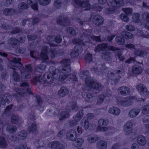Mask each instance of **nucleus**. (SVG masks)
<instances>
[{
  "label": "nucleus",
  "mask_w": 149,
  "mask_h": 149,
  "mask_svg": "<svg viewBox=\"0 0 149 149\" xmlns=\"http://www.w3.org/2000/svg\"><path fill=\"white\" fill-rule=\"evenodd\" d=\"M85 59L88 62H90L92 60V54L88 53L85 56Z\"/></svg>",
  "instance_id": "680f3d73"
},
{
  "label": "nucleus",
  "mask_w": 149,
  "mask_h": 149,
  "mask_svg": "<svg viewBox=\"0 0 149 149\" xmlns=\"http://www.w3.org/2000/svg\"><path fill=\"white\" fill-rule=\"evenodd\" d=\"M56 68L53 66H50L49 68V71L50 73L47 76V83L51 84L53 82L54 80L53 78L55 79H58L59 76L56 74V72L58 71Z\"/></svg>",
  "instance_id": "1a4fd4ad"
},
{
  "label": "nucleus",
  "mask_w": 149,
  "mask_h": 149,
  "mask_svg": "<svg viewBox=\"0 0 149 149\" xmlns=\"http://www.w3.org/2000/svg\"><path fill=\"white\" fill-rule=\"evenodd\" d=\"M42 63H45L47 60V47H44L43 48L40 54Z\"/></svg>",
  "instance_id": "72a5a7b5"
},
{
  "label": "nucleus",
  "mask_w": 149,
  "mask_h": 149,
  "mask_svg": "<svg viewBox=\"0 0 149 149\" xmlns=\"http://www.w3.org/2000/svg\"><path fill=\"white\" fill-rule=\"evenodd\" d=\"M98 122L99 126H97V131L105 132L109 130L110 129L109 127H101V126H106L109 123L107 120L101 118L99 120Z\"/></svg>",
  "instance_id": "9d476101"
},
{
  "label": "nucleus",
  "mask_w": 149,
  "mask_h": 149,
  "mask_svg": "<svg viewBox=\"0 0 149 149\" xmlns=\"http://www.w3.org/2000/svg\"><path fill=\"white\" fill-rule=\"evenodd\" d=\"M116 49L114 51H116V54L117 55V57L119 58L120 60L121 61H123L124 59V57L122 56V53L120 49L115 47Z\"/></svg>",
  "instance_id": "de8ad7c7"
},
{
  "label": "nucleus",
  "mask_w": 149,
  "mask_h": 149,
  "mask_svg": "<svg viewBox=\"0 0 149 149\" xmlns=\"http://www.w3.org/2000/svg\"><path fill=\"white\" fill-rule=\"evenodd\" d=\"M136 88L142 96H147L148 95L149 92L146 86L143 84H139L137 86Z\"/></svg>",
  "instance_id": "ddd939ff"
},
{
  "label": "nucleus",
  "mask_w": 149,
  "mask_h": 149,
  "mask_svg": "<svg viewBox=\"0 0 149 149\" xmlns=\"http://www.w3.org/2000/svg\"><path fill=\"white\" fill-rule=\"evenodd\" d=\"M140 111V109L138 108H135L130 110L128 116L131 118H134L136 116Z\"/></svg>",
  "instance_id": "393cba45"
},
{
  "label": "nucleus",
  "mask_w": 149,
  "mask_h": 149,
  "mask_svg": "<svg viewBox=\"0 0 149 149\" xmlns=\"http://www.w3.org/2000/svg\"><path fill=\"white\" fill-rule=\"evenodd\" d=\"M8 42L14 48H17L19 46V40L15 38H10L8 40Z\"/></svg>",
  "instance_id": "412c9836"
},
{
  "label": "nucleus",
  "mask_w": 149,
  "mask_h": 149,
  "mask_svg": "<svg viewBox=\"0 0 149 149\" xmlns=\"http://www.w3.org/2000/svg\"><path fill=\"white\" fill-rule=\"evenodd\" d=\"M134 98V97H131L130 98H127L126 100L121 99L118 101V103L119 105L123 106H128L130 104L132 100Z\"/></svg>",
  "instance_id": "4be33fe9"
},
{
  "label": "nucleus",
  "mask_w": 149,
  "mask_h": 149,
  "mask_svg": "<svg viewBox=\"0 0 149 149\" xmlns=\"http://www.w3.org/2000/svg\"><path fill=\"white\" fill-rule=\"evenodd\" d=\"M29 85L28 83L23 82L20 85V88H16L15 91L19 96H24L27 94V92L29 94H32L30 89L29 88Z\"/></svg>",
  "instance_id": "0eeeda50"
},
{
  "label": "nucleus",
  "mask_w": 149,
  "mask_h": 149,
  "mask_svg": "<svg viewBox=\"0 0 149 149\" xmlns=\"http://www.w3.org/2000/svg\"><path fill=\"white\" fill-rule=\"evenodd\" d=\"M92 20L93 24L97 26L102 25L104 22L103 19L98 15H95Z\"/></svg>",
  "instance_id": "aec40b11"
},
{
  "label": "nucleus",
  "mask_w": 149,
  "mask_h": 149,
  "mask_svg": "<svg viewBox=\"0 0 149 149\" xmlns=\"http://www.w3.org/2000/svg\"><path fill=\"white\" fill-rule=\"evenodd\" d=\"M105 97V96L103 94L100 95L98 97L96 104L98 105L101 104L103 102Z\"/></svg>",
  "instance_id": "49530a36"
},
{
  "label": "nucleus",
  "mask_w": 149,
  "mask_h": 149,
  "mask_svg": "<svg viewBox=\"0 0 149 149\" xmlns=\"http://www.w3.org/2000/svg\"><path fill=\"white\" fill-rule=\"evenodd\" d=\"M38 0H27V3L30 5L31 8L35 10H38V4L36 3Z\"/></svg>",
  "instance_id": "c756f323"
},
{
  "label": "nucleus",
  "mask_w": 149,
  "mask_h": 149,
  "mask_svg": "<svg viewBox=\"0 0 149 149\" xmlns=\"http://www.w3.org/2000/svg\"><path fill=\"white\" fill-rule=\"evenodd\" d=\"M134 53L136 56L143 57L148 54V52L144 50L135 49L134 51Z\"/></svg>",
  "instance_id": "58836bf2"
},
{
  "label": "nucleus",
  "mask_w": 149,
  "mask_h": 149,
  "mask_svg": "<svg viewBox=\"0 0 149 149\" xmlns=\"http://www.w3.org/2000/svg\"><path fill=\"white\" fill-rule=\"evenodd\" d=\"M15 149H30L27 148V145L26 144H21L15 148Z\"/></svg>",
  "instance_id": "69168bd1"
},
{
  "label": "nucleus",
  "mask_w": 149,
  "mask_h": 149,
  "mask_svg": "<svg viewBox=\"0 0 149 149\" xmlns=\"http://www.w3.org/2000/svg\"><path fill=\"white\" fill-rule=\"evenodd\" d=\"M142 17L147 22H149V13L148 12H145L143 13Z\"/></svg>",
  "instance_id": "338daca9"
},
{
  "label": "nucleus",
  "mask_w": 149,
  "mask_h": 149,
  "mask_svg": "<svg viewBox=\"0 0 149 149\" xmlns=\"http://www.w3.org/2000/svg\"><path fill=\"white\" fill-rule=\"evenodd\" d=\"M78 107L75 102H73L71 106H67L66 111H62L59 115V120H62L65 118H68L70 116L69 112L72 111H76Z\"/></svg>",
  "instance_id": "39448f33"
},
{
  "label": "nucleus",
  "mask_w": 149,
  "mask_h": 149,
  "mask_svg": "<svg viewBox=\"0 0 149 149\" xmlns=\"http://www.w3.org/2000/svg\"><path fill=\"white\" fill-rule=\"evenodd\" d=\"M20 120V118L18 115L13 114L11 116V122L13 124H16L19 123Z\"/></svg>",
  "instance_id": "37998d69"
},
{
  "label": "nucleus",
  "mask_w": 149,
  "mask_h": 149,
  "mask_svg": "<svg viewBox=\"0 0 149 149\" xmlns=\"http://www.w3.org/2000/svg\"><path fill=\"white\" fill-rule=\"evenodd\" d=\"M1 28L5 30H9L11 29L12 28L11 25L5 23L1 24Z\"/></svg>",
  "instance_id": "6e6d98bb"
},
{
  "label": "nucleus",
  "mask_w": 149,
  "mask_h": 149,
  "mask_svg": "<svg viewBox=\"0 0 149 149\" xmlns=\"http://www.w3.org/2000/svg\"><path fill=\"white\" fill-rule=\"evenodd\" d=\"M49 147L52 149H65V145L57 141H53L48 144Z\"/></svg>",
  "instance_id": "dca6fc26"
},
{
  "label": "nucleus",
  "mask_w": 149,
  "mask_h": 149,
  "mask_svg": "<svg viewBox=\"0 0 149 149\" xmlns=\"http://www.w3.org/2000/svg\"><path fill=\"white\" fill-rule=\"evenodd\" d=\"M108 112L109 113L114 116H118L120 114V110L117 107H112L109 108Z\"/></svg>",
  "instance_id": "bb28decb"
},
{
  "label": "nucleus",
  "mask_w": 149,
  "mask_h": 149,
  "mask_svg": "<svg viewBox=\"0 0 149 149\" xmlns=\"http://www.w3.org/2000/svg\"><path fill=\"white\" fill-rule=\"evenodd\" d=\"M72 42L74 44H78L80 45L75 46L74 50L70 53L71 56L72 57H74L78 56L82 52L83 48L81 45L84 46L85 44L83 42V40L80 39L79 38L74 39L72 40Z\"/></svg>",
  "instance_id": "20e7f679"
},
{
  "label": "nucleus",
  "mask_w": 149,
  "mask_h": 149,
  "mask_svg": "<svg viewBox=\"0 0 149 149\" xmlns=\"http://www.w3.org/2000/svg\"><path fill=\"white\" fill-rule=\"evenodd\" d=\"M45 76V74L44 75L42 78L40 76L36 77L34 78L33 81L36 83H39L43 84H45L46 80Z\"/></svg>",
  "instance_id": "7c9ffc66"
},
{
  "label": "nucleus",
  "mask_w": 149,
  "mask_h": 149,
  "mask_svg": "<svg viewBox=\"0 0 149 149\" xmlns=\"http://www.w3.org/2000/svg\"><path fill=\"white\" fill-rule=\"evenodd\" d=\"M85 83L88 87L97 89L100 88L101 84L97 82L94 81L91 77H88L85 78Z\"/></svg>",
  "instance_id": "9b49d317"
},
{
  "label": "nucleus",
  "mask_w": 149,
  "mask_h": 149,
  "mask_svg": "<svg viewBox=\"0 0 149 149\" xmlns=\"http://www.w3.org/2000/svg\"><path fill=\"white\" fill-rule=\"evenodd\" d=\"M69 91L65 86L61 87L58 91V94L60 97H63L69 93Z\"/></svg>",
  "instance_id": "a878e982"
},
{
  "label": "nucleus",
  "mask_w": 149,
  "mask_h": 149,
  "mask_svg": "<svg viewBox=\"0 0 149 149\" xmlns=\"http://www.w3.org/2000/svg\"><path fill=\"white\" fill-rule=\"evenodd\" d=\"M142 69L141 67L137 65L132 66L131 70L129 71V74L131 76H134L135 75H138L142 72Z\"/></svg>",
  "instance_id": "2eb2a0df"
},
{
  "label": "nucleus",
  "mask_w": 149,
  "mask_h": 149,
  "mask_svg": "<svg viewBox=\"0 0 149 149\" xmlns=\"http://www.w3.org/2000/svg\"><path fill=\"white\" fill-rule=\"evenodd\" d=\"M18 8L21 9H26L29 8L28 6L24 2L19 3L18 5Z\"/></svg>",
  "instance_id": "5fc2aeb1"
},
{
  "label": "nucleus",
  "mask_w": 149,
  "mask_h": 149,
  "mask_svg": "<svg viewBox=\"0 0 149 149\" xmlns=\"http://www.w3.org/2000/svg\"><path fill=\"white\" fill-rule=\"evenodd\" d=\"M54 38L53 36H49L47 37V40L49 41V44L51 47L56 46V44L51 42H54Z\"/></svg>",
  "instance_id": "3c124183"
},
{
  "label": "nucleus",
  "mask_w": 149,
  "mask_h": 149,
  "mask_svg": "<svg viewBox=\"0 0 149 149\" xmlns=\"http://www.w3.org/2000/svg\"><path fill=\"white\" fill-rule=\"evenodd\" d=\"M116 41L119 45L123 44L125 42L124 39L121 37L118 36L116 38Z\"/></svg>",
  "instance_id": "864d4df0"
},
{
  "label": "nucleus",
  "mask_w": 149,
  "mask_h": 149,
  "mask_svg": "<svg viewBox=\"0 0 149 149\" xmlns=\"http://www.w3.org/2000/svg\"><path fill=\"white\" fill-rule=\"evenodd\" d=\"M84 142V139L79 138L76 139L73 142V145L77 148H79L82 145Z\"/></svg>",
  "instance_id": "c85d7f7f"
},
{
  "label": "nucleus",
  "mask_w": 149,
  "mask_h": 149,
  "mask_svg": "<svg viewBox=\"0 0 149 149\" xmlns=\"http://www.w3.org/2000/svg\"><path fill=\"white\" fill-rule=\"evenodd\" d=\"M107 49L112 51L116 49L115 47L113 46H108L107 43H102L97 45L95 48V51L96 52H97L101 51L104 50L103 52L102 56L105 59H107L111 56V54L109 51L106 50Z\"/></svg>",
  "instance_id": "7ed1b4c3"
},
{
  "label": "nucleus",
  "mask_w": 149,
  "mask_h": 149,
  "mask_svg": "<svg viewBox=\"0 0 149 149\" xmlns=\"http://www.w3.org/2000/svg\"><path fill=\"white\" fill-rule=\"evenodd\" d=\"M12 99L11 96L8 93L5 94L3 97L0 95V103L3 105H5L6 102L9 103Z\"/></svg>",
  "instance_id": "a211bd4d"
},
{
  "label": "nucleus",
  "mask_w": 149,
  "mask_h": 149,
  "mask_svg": "<svg viewBox=\"0 0 149 149\" xmlns=\"http://www.w3.org/2000/svg\"><path fill=\"white\" fill-rule=\"evenodd\" d=\"M118 92L119 94L123 95H125L130 93V89L128 87L122 86L118 89Z\"/></svg>",
  "instance_id": "b1692460"
},
{
  "label": "nucleus",
  "mask_w": 149,
  "mask_h": 149,
  "mask_svg": "<svg viewBox=\"0 0 149 149\" xmlns=\"http://www.w3.org/2000/svg\"><path fill=\"white\" fill-rule=\"evenodd\" d=\"M15 12V10L13 8H6L3 11V14L6 16H11L13 15Z\"/></svg>",
  "instance_id": "4c0bfd02"
},
{
  "label": "nucleus",
  "mask_w": 149,
  "mask_h": 149,
  "mask_svg": "<svg viewBox=\"0 0 149 149\" xmlns=\"http://www.w3.org/2000/svg\"><path fill=\"white\" fill-rule=\"evenodd\" d=\"M70 61L68 59H65L62 61L61 63L63 65L59 67L58 70L61 73L64 74L59 76L58 79L60 81H63L68 78L70 81L73 82V83L77 81V79L75 74H68L71 71V68L70 66Z\"/></svg>",
  "instance_id": "f257e3e1"
},
{
  "label": "nucleus",
  "mask_w": 149,
  "mask_h": 149,
  "mask_svg": "<svg viewBox=\"0 0 149 149\" xmlns=\"http://www.w3.org/2000/svg\"><path fill=\"white\" fill-rule=\"evenodd\" d=\"M83 116V110H81L78 113L75 115L73 118L74 119L77 123L79 122Z\"/></svg>",
  "instance_id": "e433bc0d"
},
{
  "label": "nucleus",
  "mask_w": 149,
  "mask_h": 149,
  "mask_svg": "<svg viewBox=\"0 0 149 149\" xmlns=\"http://www.w3.org/2000/svg\"><path fill=\"white\" fill-rule=\"evenodd\" d=\"M30 54L31 57L35 58L36 60L38 58L39 56V53L36 51H31Z\"/></svg>",
  "instance_id": "13d9d810"
},
{
  "label": "nucleus",
  "mask_w": 149,
  "mask_h": 149,
  "mask_svg": "<svg viewBox=\"0 0 149 149\" xmlns=\"http://www.w3.org/2000/svg\"><path fill=\"white\" fill-rule=\"evenodd\" d=\"M18 138L20 140H23L25 139L27 135L26 131L23 130L17 133Z\"/></svg>",
  "instance_id": "ea45409f"
},
{
  "label": "nucleus",
  "mask_w": 149,
  "mask_h": 149,
  "mask_svg": "<svg viewBox=\"0 0 149 149\" xmlns=\"http://www.w3.org/2000/svg\"><path fill=\"white\" fill-rule=\"evenodd\" d=\"M82 95L87 101L90 103H92L96 100V97L92 96L89 93L83 92L82 93Z\"/></svg>",
  "instance_id": "6ab92c4d"
},
{
  "label": "nucleus",
  "mask_w": 149,
  "mask_h": 149,
  "mask_svg": "<svg viewBox=\"0 0 149 149\" xmlns=\"http://www.w3.org/2000/svg\"><path fill=\"white\" fill-rule=\"evenodd\" d=\"M77 134L76 131L74 129L70 130L66 134V138L68 140L72 141L74 139V136Z\"/></svg>",
  "instance_id": "5701e85b"
},
{
  "label": "nucleus",
  "mask_w": 149,
  "mask_h": 149,
  "mask_svg": "<svg viewBox=\"0 0 149 149\" xmlns=\"http://www.w3.org/2000/svg\"><path fill=\"white\" fill-rule=\"evenodd\" d=\"M139 14L138 13H135L134 14L132 17V19L134 22L136 23L138 22L139 21Z\"/></svg>",
  "instance_id": "e2e57ef3"
},
{
  "label": "nucleus",
  "mask_w": 149,
  "mask_h": 149,
  "mask_svg": "<svg viewBox=\"0 0 149 149\" xmlns=\"http://www.w3.org/2000/svg\"><path fill=\"white\" fill-rule=\"evenodd\" d=\"M110 6L106 9V12L108 14L113 13L116 8L121 7L124 4V0H109Z\"/></svg>",
  "instance_id": "423d86ee"
},
{
  "label": "nucleus",
  "mask_w": 149,
  "mask_h": 149,
  "mask_svg": "<svg viewBox=\"0 0 149 149\" xmlns=\"http://www.w3.org/2000/svg\"><path fill=\"white\" fill-rule=\"evenodd\" d=\"M46 67V65L43 64H40L37 66L36 68V70L37 72H40L42 70L45 69Z\"/></svg>",
  "instance_id": "603ef678"
},
{
  "label": "nucleus",
  "mask_w": 149,
  "mask_h": 149,
  "mask_svg": "<svg viewBox=\"0 0 149 149\" xmlns=\"http://www.w3.org/2000/svg\"><path fill=\"white\" fill-rule=\"evenodd\" d=\"M99 139V138L97 135L93 137L89 136L87 140L90 143H94L96 142Z\"/></svg>",
  "instance_id": "a18cd8bd"
},
{
  "label": "nucleus",
  "mask_w": 149,
  "mask_h": 149,
  "mask_svg": "<svg viewBox=\"0 0 149 149\" xmlns=\"http://www.w3.org/2000/svg\"><path fill=\"white\" fill-rule=\"evenodd\" d=\"M107 69L106 66L104 65H100L98 66L96 65L94 67L91 69L93 72H95L98 74L105 73L107 71Z\"/></svg>",
  "instance_id": "f8f14e48"
},
{
  "label": "nucleus",
  "mask_w": 149,
  "mask_h": 149,
  "mask_svg": "<svg viewBox=\"0 0 149 149\" xmlns=\"http://www.w3.org/2000/svg\"><path fill=\"white\" fill-rule=\"evenodd\" d=\"M142 112L143 114H147L149 113V104L143 106L142 107Z\"/></svg>",
  "instance_id": "8fccbe9b"
},
{
  "label": "nucleus",
  "mask_w": 149,
  "mask_h": 149,
  "mask_svg": "<svg viewBox=\"0 0 149 149\" xmlns=\"http://www.w3.org/2000/svg\"><path fill=\"white\" fill-rule=\"evenodd\" d=\"M122 10L123 11L128 15H131L132 12V9L130 8H123Z\"/></svg>",
  "instance_id": "052dcab7"
},
{
  "label": "nucleus",
  "mask_w": 149,
  "mask_h": 149,
  "mask_svg": "<svg viewBox=\"0 0 149 149\" xmlns=\"http://www.w3.org/2000/svg\"><path fill=\"white\" fill-rule=\"evenodd\" d=\"M81 125L85 130L88 129L90 125L89 122L87 119L86 118H83L81 121Z\"/></svg>",
  "instance_id": "a19ab883"
},
{
  "label": "nucleus",
  "mask_w": 149,
  "mask_h": 149,
  "mask_svg": "<svg viewBox=\"0 0 149 149\" xmlns=\"http://www.w3.org/2000/svg\"><path fill=\"white\" fill-rule=\"evenodd\" d=\"M133 124L132 122L127 121L124 126L123 131L124 133L127 135L129 134L132 132Z\"/></svg>",
  "instance_id": "f3484780"
},
{
  "label": "nucleus",
  "mask_w": 149,
  "mask_h": 149,
  "mask_svg": "<svg viewBox=\"0 0 149 149\" xmlns=\"http://www.w3.org/2000/svg\"><path fill=\"white\" fill-rule=\"evenodd\" d=\"M66 30L68 33H69L71 35L74 36L76 34V32L75 30L73 28L67 27L66 28Z\"/></svg>",
  "instance_id": "bf43d9fd"
},
{
  "label": "nucleus",
  "mask_w": 149,
  "mask_h": 149,
  "mask_svg": "<svg viewBox=\"0 0 149 149\" xmlns=\"http://www.w3.org/2000/svg\"><path fill=\"white\" fill-rule=\"evenodd\" d=\"M57 23L60 25L66 26L70 24V21L68 18H63V19H60L58 20Z\"/></svg>",
  "instance_id": "473e14b6"
},
{
  "label": "nucleus",
  "mask_w": 149,
  "mask_h": 149,
  "mask_svg": "<svg viewBox=\"0 0 149 149\" xmlns=\"http://www.w3.org/2000/svg\"><path fill=\"white\" fill-rule=\"evenodd\" d=\"M73 5L75 7L82 9L83 11L89 10L91 8V6L88 1L73 0Z\"/></svg>",
  "instance_id": "6e6552de"
},
{
  "label": "nucleus",
  "mask_w": 149,
  "mask_h": 149,
  "mask_svg": "<svg viewBox=\"0 0 149 149\" xmlns=\"http://www.w3.org/2000/svg\"><path fill=\"white\" fill-rule=\"evenodd\" d=\"M12 77L14 81H19L20 77L19 75L16 71H14Z\"/></svg>",
  "instance_id": "4d7b16f0"
},
{
  "label": "nucleus",
  "mask_w": 149,
  "mask_h": 149,
  "mask_svg": "<svg viewBox=\"0 0 149 149\" xmlns=\"http://www.w3.org/2000/svg\"><path fill=\"white\" fill-rule=\"evenodd\" d=\"M137 141L138 144L141 146H144L147 142L146 138L144 136L141 135L138 136Z\"/></svg>",
  "instance_id": "cd10ccee"
},
{
  "label": "nucleus",
  "mask_w": 149,
  "mask_h": 149,
  "mask_svg": "<svg viewBox=\"0 0 149 149\" xmlns=\"http://www.w3.org/2000/svg\"><path fill=\"white\" fill-rule=\"evenodd\" d=\"M97 147L98 149H107V142L104 140L99 141L97 143Z\"/></svg>",
  "instance_id": "2f4dec72"
},
{
  "label": "nucleus",
  "mask_w": 149,
  "mask_h": 149,
  "mask_svg": "<svg viewBox=\"0 0 149 149\" xmlns=\"http://www.w3.org/2000/svg\"><path fill=\"white\" fill-rule=\"evenodd\" d=\"M57 51L54 47H52L50 48V50L49 51L48 54L52 58L55 57V55L57 54Z\"/></svg>",
  "instance_id": "09e8293b"
},
{
  "label": "nucleus",
  "mask_w": 149,
  "mask_h": 149,
  "mask_svg": "<svg viewBox=\"0 0 149 149\" xmlns=\"http://www.w3.org/2000/svg\"><path fill=\"white\" fill-rule=\"evenodd\" d=\"M120 17L124 22H127L129 21V18L123 13L122 14L120 15Z\"/></svg>",
  "instance_id": "0e129e2a"
},
{
  "label": "nucleus",
  "mask_w": 149,
  "mask_h": 149,
  "mask_svg": "<svg viewBox=\"0 0 149 149\" xmlns=\"http://www.w3.org/2000/svg\"><path fill=\"white\" fill-rule=\"evenodd\" d=\"M29 131L33 134H36L38 133V130L36 123L33 122L28 127Z\"/></svg>",
  "instance_id": "c9c22d12"
},
{
  "label": "nucleus",
  "mask_w": 149,
  "mask_h": 149,
  "mask_svg": "<svg viewBox=\"0 0 149 149\" xmlns=\"http://www.w3.org/2000/svg\"><path fill=\"white\" fill-rule=\"evenodd\" d=\"M21 60L20 58L13 57L11 59L12 63L10 67L14 70H19L21 73V76L25 79H28L31 77L30 72L32 70L31 65H26V69L23 67V65L20 62Z\"/></svg>",
  "instance_id": "f03ea898"
},
{
  "label": "nucleus",
  "mask_w": 149,
  "mask_h": 149,
  "mask_svg": "<svg viewBox=\"0 0 149 149\" xmlns=\"http://www.w3.org/2000/svg\"><path fill=\"white\" fill-rule=\"evenodd\" d=\"M21 31L20 29L17 27H15L12 28L11 33L12 34H16L20 32Z\"/></svg>",
  "instance_id": "774afa93"
},
{
  "label": "nucleus",
  "mask_w": 149,
  "mask_h": 149,
  "mask_svg": "<svg viewBox=\"0 0 149 149\" xmlns=\"http://www.w3.org/2000/svg\"><path fill=\"white\" fill-rule=\"evenodd\" d=\"M121 35L123 38L126 39H131L133 36L131 33L126 31H123Z\"/></svg>",
  "instance_id": "c03bdc74"
},
{
  "label": "nucleus",
  "mask_w": 149,
  "mask_h": 149,
  "mask_svg": "<svg viewBox=\"0 0 149 149\" xmlns=\"http://www.w3.org/2000/svg\"><path fill=\"white\" fill-rule=\"evenodd\" d=\"M83 33V35L82 36V38L89 40L91 38L96 42H101L100 36H91L88 33V31L86 30H84Z\"/></svg>",
  "instance_id": "4468645a"
},
{
  "label": "nucleus",
  "mask_w": 149,
  "mask_h": 149,
  "mask_svg": "<svg viewBox=\"0 0 149 149\" xmlns=\"http://www.w3.org/2000/svg\"><path fill=\"white\" fill-rule=\"evenodd\" d=\"M6 130L9 133L13 134L16 132L17 127L14 125H8L6 127Z\"/></svg>",
  "instance_id": "f704fd0d"
},
{
  "label": "nucleus",
  "mask_w": 149,
  "mask_h": 149,
  "mask_svg": "<svg viewBox=\"0 0 149 149\" xmlns=\"http://www.w3.org/2000/svg\"><path fill=\"white\" fill-rule=\"evenodd\" d=\"M8 146V142L5 138L0 136V148H4Z\"/></svg>",
  "instance_id": "79ce46f5"
}]
</instances>
